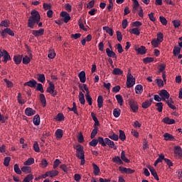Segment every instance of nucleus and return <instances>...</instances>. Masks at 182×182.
Returning a JSON list of instances; mask_svg holds the SVG:
<instances>
[{"label":"nucleus","mask_w":182,"mask_h":182,"mask_svg":"<svg viewBox=\"0 0 182 182\" xmlns=\"http://www.w3.org/2000/svg\"><path fill=\"white\" fill-rule=\"evenodd\" d=\"M31 16L28 20V27L31 29H33L35 23H39L41 22V14L36 10H32L31 12Z\"/></svg>","instance_id":"obj_1"},{"label":"nucleus","mask_w":182,"mask_h":182,"mask_svg":"<svg viewBox=\"0 0 182 182\" xmlns=\"http://www.w3.org/2000/svg\"><path fill=\"white\" fill-rule=\"evenodd\" d=\"M159 96H161L163 102H166V105H168V107L170 109H172V110H176L177 107L174 106V101H173V99L170 98V94L167 90H161L159 93ZM166 99H169L166 100Z\"/></svg>","instance_id":"obj_2"},{"label":"nucleus","mask_w":182,"mask_h":182,"mask_svg":"<svg viewBox=\"0 0 182 182\" xmlns=\"http://www.w3.org/2000/svg\"><path fill=\"white\" fill-rule=\"evenodd\" d=\"M73 149L76 150V157L81 160L80 161V165L81 166H85V151H84V147L83 146L78 144V145H74Z\"/></svg>","instance_id":"obj_3"},{"label":"nucleus","mask_w":182,"mask_h":182,"mask_svg":"<svg viewBox=\"0 0 182 182\" xmlns=\"http://www.w3.org/2000/svg\"><path fill=\"white\" fill-rule=\"evenodd\" d=\"M128 102L132 112H133V113H137V112H139V105L137 102L133 99L129 100Z\"/></svg>","instance_id":"obj_4"},{"label":"nucleus","mask_w":182,"mask_h":182,"mask_svg":"<svg viewBox=\"0 0 182 182\" xmlns=\"http://www.w3.org/2000/svg\"><path fill=\"white\" fill-rule=\"evenodd\" d=\"M134 85H136V78H134L132 74L128 73L127 77V87H133Z\"/></svg>","instance_id":"obj_5"},{"label":"nucleus","mask_w":182,"mask_h":182,"mask_svg":"<svg viewBox=\"0 0 182 182\" xmlns=\"http://www.w3.org/2000/svg\"><path fill=\"white\" fill-rule=\"evenodd\" d=\"M46 92L47 93H50V95H51V96L53 97L58 95V92L55 91V84H53L52 82H49V86L47 87Z\"/></svg>","instance_id":"obj_6"},{"label":"nucleus","mask_w":182,"mask_h":182,"mask_svg":"<svg viewBox=\"0 0 182 182\" xmlns=\"http://www.w3.org/2000/svg\"><path fill=\"white\" fill-rule=\"evenodd\" d=\"M134 49L137 52V55H146L147 52V49H146L144 46H141V47L135 46Z\"/></svg>","instance_id":"obj_7"},{"label":"nucleus","mask_w":182,"mask_h":182,"mask_svg":"<svg viewBox=\"0 0 182 182\" xmlns=\"http://www.w3.org/2000/svg\"><path fill=\"white\" fill-rule=\"evenodd\" d=\"M1 34L3 38H6V34L10 35V36H15V33H14V31L11 30V28H8L3 30Z\"/></svg>","instance_id":"obj_8"},{"label":"nucleus","mask_w":182,"mask_h":182,"mask_svg":"<svg viewBox=\"0 0 182 182\" xmlns=\"http://www.w3.org/2000/svg\"><path fill=\"white\" fill-rule=\"evenodd\" d=\"M105 141L106 146H109L110 149H114V150H117V146H116V144H114V142L113 141L110 140L109 138H105Z\"/></svg>","instance_id":"obj_9"},{"label":"nucleus","mask_w":182,"mask_h":182,"mask_svg":"<svg viewBox=\"0 0 182 182\" xmlns=\"http://www.w3.org/2000/svg\"><path fill=\"white\" fill-rule=\"evenodd\" d=\"M60 16L63 18V21L65 22V23H68V22H69L70 20V16L69 15V13L66 11H62L60 13Z\"/></svg>","instance_id":"obj_10"},{"label":"nucleus","mask_w":182,"mask_h":182,"mask_svg":"<svg viewBox=\"0 0 182 182\" xmlns=\"http://www.w3.org/2000/svg\"><path fill=\"white\" fill-rule=\"evenodd\" d=\"M174 154H176L178 159L182 158V149L180 146H176L174 147Z\"/></svg>","instance_id":"obj_11"},{"label":"nucleus","mask_w":182,"mask_h":182,"mask_svg":"<svg viewBox=\"0 0 182 182\" xmlns=\"http://www.w3.org/2000/svg\"><path fill=\"white\" fill-rule=\"evenodd\" d=\"M45 33V29L41 28L39 30H33L32 31V34L36 36V38L38 36H42Z\"/></svg>","instance_id":"obj_12"},{"label":"nucleus","mask_w":182,"mask_h":182,"mask_svg":"<svg viewBox=\"0 0 182 182\" xmlns=\"http://www.w3.org/2000/svg\"><path fill=\"white\" fill-rule=\"evenodd\" d=\"M36 85L38 82L34 79L24 83V86H28V87H36Z\"/></svg>","instance_id":"obj_13"},{"label":"nucleus","mask_w":182,"mask_h":182,"mask_svg":"<svg viewBox=\"0 0 182 182\" xmlns=\"http://www.w3.org/2000/svg\"><path fill=\"white\" fill-rule=\"evenodd\" d=\"M163 123L165 124H175L176 120L174 119H170L168 117H166L162 119Z\"/></svg>","instance_id":"obj_14"},{"label":"nucleus","mask_w":182,"mask_h":182,"mask_svg":"<svg viewBox=\"0 0 182 182\" xmlns=\"http://www.w3.org/2000/svg\"><path fill=\"white\" fill-rule=\"evenodd\" d=\"M25 114L26 116H33L34 114H36V111L31 107H28L25 110Z\"/></svg>","instance_id":"obj_15"},{"label":"nucleus","mask_w":182,"mask_h":182,"mask_svg":"<svg viewBox=\"0 0 182 182\" xmlns=\"http://www.w3.org/2000/svg\"><path fill=\"white\" fill-rule=\"evenodd\" d=\"M106 53L108 58H114V59H117V56L116 55V53H114L113 50H110V48L106 49Z\"/></svg>","instance_id":"obj_16"},{"label":"nucleus","mask_w":182,"mask_h":182,"mask_svg":"<svg viewBox=\"0 0 182 182\" xmlns=\"http://www.w3.org/2000/svg\"><path fill=\"white\" fill-rule=\"evenodd\" d=\"M149 170L151 171V174L154 177L155 180L159 181V175H157V171H156V169L153 166L148 167Z\"/></svg>","instance_id":"obj_17"},{"label":"nucleus","mask_w":182,"mask_h":182,"mask_svg":"<svg viewBox=\"0 0 182 182\" xmlns=\"http://www.w3.org/2000/svg\"><path fill=\"white\" fill-rule=\"evenodd\" d=\"M78 77L81 83H85L86 82V73H85V71H81L78 75Z\"/></svg>","instance_id":"obj_18"},{"label":"nucleus","mask_w":182,"mask_h":182,"mask_svg":"<svg viewBox=\"0 0 182 182\" xmlns=\"http://www.w3.org/2000/svg\"><path fill=\"white\" fill-rule=\"evenodd\" d=\"M151 103H153V98H150L149 100H146V102H143L141 106L143 109H148L151 106Z\"/></svg>","instance_id":"obj_19"},{"label":"nucleus","mask_w":182,"mask_h":182,"mask_svg":"<svg viewBox=\"0 0 182 182\" xmlns=\"http://www.w3.org/2000/svg\"><path fill=\"white\" fill-rule=\"evenodd\" d=\"M91 117L95 122L94 127H97V126H100V122H99V119H97V117H96V114H95L94 112H92Z\"/></svg>","instance_id":"obj_20"},{"label":"nucleus","mask_w":182,"mask_h":182,"mask_svg":"<svg viewBox=\"0 0 182 182\" xmlns=\"http://www.w3.org/2000/svg\"><path fill=\"white\" fill-rule=\"evenodd\" d=\"M132 1H133L132 12L133 14H136V11L139 9V7L140 6V4H139V1L137 0H132Z\"/></svg>","instance_id":"obj_21"},{"label":"nucleus","mask_w":182,"mask_h":182,"mask_svg":"<svg viewBox=\"0 0 182 182\" xmlns=\"http://www.w3.org/2000/svg\"><path fill=\"white\" fill-rule=\"evenodd\" d=\"M164 137L166 141H173L174 140V136L168 133H165Z\"/></svg>","instance_id":"obj_22"},{"label":"nucleus","mask_w":182,"mask_h":182,"mask_svg":"<svg viewBox=\"0 0 182 182\" xmlns=\"http://www.w3.org/2000/svg\"><path fill=\"white\" fill-rule=\"evenodd\" d=\"M68 110H70V112H74L75 114H76L77 116H79V113L77 112V107L76 106V102H73V107H68Z\"/></svg>","instance_id":"obj_23"},{"label":"nucleus","mask_w":182,"mask_h":182,"mask_svg":"<svg viewBox=\"0 0 182 182\" xmlns=\"http://www.w3.org/2000/svg\"><path fill=\"white\" fill-rule=\"evenodd\" d=\"M33 122L34 123L35 126H39V124H41V117H39V114L34 116Z\"/></svg>","instance_id":"obj_24"},{"label":"nucleus","mask_w":182,"mask_h":182,"mask_svg":"<svg viewBox=\"0 0 182 182\" xmlns=\"http://www.w3.org/2000/svg\"><path fill=\"white\" fill-rule=\"evenodd\" d=\"M79 102L81 105H85L86 103V100H85V94L80 92L78 96Z\"/></svg>","instance_id":"obj_25"},{"label":"nucleus","mask_w":182,"mask_h":182,"mask_svg":"<svg viewBox=\"0 0 182 182\" xmlns=\"http://www.w3.org/2000/svg\"><path fill=\"white\" fill-rule=\"evenodd\" d=\"M135 92L136 95H141L143 93V85H137L135 87Z\"/></svg>","instance_id":"obj_26"},{"label":"nucleus","mask_w":182,"mask_h":182,"mask_svg":"<svg viewBox=\"0 0 182 182\" xmlns=\"http://www.w3.org/2000/svg\"><path fill=\"white\" fill-rule=\"evenodd\" d=\"M164 160V154H161L159 155V158L155 161L154 166H157L159 163H161Z\"/></svg>","instance_id":"obj_27"},{"label":"nucleus","mask_w":182,"mask_h":182,"mask_svg":"<svg viewBox=\"0 0 182 182\" xmlns=\"http://www.w3.org/2000/svg\"><path fill=\"white\" fill-rule=\"evenodd\" d=\"M14 60L16 65H19L22 62V55H14Z\"/></svg>","instance_id":"obj_28"},{"label":"nucleus","mask_w":182,"mask_h":182,"mask_svg":"<svg viewBox=\"0 0 182 182\" xmlns=\"http://www.w3.org/2000/svg\"><path fill=\"white\" fill-rule=\"evenodd\" d=\"M92 166L94 169L93 173L95 176H99V173H100V168H99V166H97L96 164H92Z\"/></svg>","instance_id":"obj_29"},{"label":"nucleus","mask_w":182,"mask_h":182,"mask_svg":"<svg viewBox=\"0 0 182 182\" xmlns=\"http://www.w3.org/2000/svg\"><path fill=\"white\" fill-rule=\"evenodd\" d=\"M4 62H5L6 63V62H8V60H11V55H9V53H8V51L4 50Z\"/></svg>","instance_id":"obj_30"},{"label":"nucleus","mask_w":182,"mask_h":182,"mask_svg":"<svg viewBox=\"0 0 182 182\" xmlns=\"http://www.w3.org/2000/svg\"><path fill=\"white\" fill-rule=\"evenodd\" d=\"M40 97V102L43 105V107H46V97H45V95L43 94H40L39 95Z\"/></svg>","instance_id":"obj_31"},{"label":"nucleus","mask_w":182,"mask_h":182,"mask_svg":"<svg viewBox=\"0 0 182 182\" xmlns=\"http://www.w3.org/2000/svg\"><path fill=\"white\" fill-rule=\"evenodd\" d=\"M103 31H105L107 33H108L110 36H113V29L109 28V26H105L102 28Z\"/></svg>","instance_id":"obj_32"},{"label":"nucleus","mask_w":182,"mask_h":182,"mask_svg":"<svg viewBox=\"0 0 182 182\" xmlns=\"http://www.w3.org/2000/svg\"><path fill=\"white\" fill-rule=\"evenodd\" d=\"M21 171H23V173H26V174H29V173L32 172V169L31 166H23L21 168Z\"/></svg>","instance_id":"obj_33"},{"label":"nucleus","mask_w":182,"mask_h":182,"mask_svg":"<svg viewBox=\"0 0 182 182\" xmlns=\"http://www.w3.org/2000/svg\"><path fill=\"white\" fill-rule=\"evenodd\" d=\"M97 103L99 109H102L103 107V96L100 95L97 98Z\"/></svg>","instance_id":"obj_34"},{"label":"nucleus","mask_w":182,"mask_h":182,"mask_svg":"<svg viewBox=\"0 0 182 182\" xmlns=\"http://www.w3.org/2000/svg\"><path fill=\"white\" fill-rule=\"evenodd\" d=\"M121 159L122 161H124V163H130V160H129L127 157H126V154L124 151H122Z\"/></svg>","instance_id":"obj_35"},{"label":"nucleus","mask_w":182,"mask_h":182,"mask_svg":"<svg viewBox=\"0 0 182 182\" xmlns=\"http://www.w3.org/2000/svg\"><path fill=\"white\" fill-rule=\"evenodd\" d=\"M129 32L133 35H136V36H139V35H140V29H139V28H134L130 29Z\"/></svg>","instance_id":"obj_36"},{"label":"nucleus","mask_w":182,"mask_h":182,"mask_svg":"<svg viewBox=\"0 0 182 182\" xmlns=\"http://www.w3.org/2000/svg\"><path fill=\"white\" fill-rule=\"evenodd\" d=\"M48 174L49 177H56V176L59 174V171L52 170V171H48Z\"/></svg>","instance_id":"obj_37"},{"label":"nucleus","mask_w":182,"mask_h":182,"mask_svg":"<svg viewBox=\"0 0 182 182\" xmlns=\"http://www.w3.org/2000/svg\"><path fill=\"white\" fill-rule=\"evenodd\" d=\"M55 135L57 139H62V137H63V130L57 129L55 132Z\"/></svg>","instance_id":"obj_38"},{"label":"nucleus","mask_w":182,"mask_h":182,"mask_svg":"<svg viewBox=\"0 0 182 182\" xmlns=\"http://www.w3.org/2000/svg\"><path fill=\"white\" fill-rule=\"evenodd\" d=\"M35 163V159L33 158H28L27 161L24 162V166H31Z\"/></svg>","instance_id":"obj_39"},{"label":"nucleus","mask_w":182,"mask_h":182,"mask_svg":"<svg viewBox=\"0 0 182 182\" xmlns=\"http://www.w3.org/2000/svg\"><path fill=\"white\" fill-rule=\"evenodd\" d=\"M97 141H98V143L101 144L102 147H106V141H105L103 137L99 136L98 139H97Z\"/></svg>","instance_id":"obj_40"},{"label":"nucleus","mask_w":182,"mask_h":182,"mask_svg":"<svg viewBox=\"0 0 182 182\" xmlns=\"http://www.w3.org/2000/svg\"><path fill=\"white\" fill-rule=\"evenodd\" d=\"M118 137L122 140V141H124V140H126V134H124V131L120 129L119 136Z\"/></svg>","instance_id":"obj_41"},{"label":"nucleus","mask_w":182,"mask_h":182,"mask_svg":"<svg viewBox=\"0 0 182 182\" xmlns=\"http://www.w3.org/2000/svg\"><path fill=\"white\" fill-rule=\"evenodd\" d=\"M155 106L156 107H157L156 110L159 112V113H161V112H163V102H157Z\"/></svg>","instance_id":"obj_42"},{"label":"nucleus","mask_w":182,"mask_h":182,"mask_svg":"<svg viewBox=\"0 0 182 182\" xmlns=\"http://www.w3.org/2000/svg\"><path fill=\"white\" fill-rule=\"evenodd\" d=\"M117 100V103H119V106H123V97H122V95H117L115 96Z\"/></svg>","instance_id":"obj_43"},{"label":"nucleus","mask_w":182,"mask_h":182,"mask_svg":"<svg viewBox=\"0 0 182 182\" xmlns=\"http://www.w3.org/2000/svg\"><path fill=\"white\" fill-rule=\"evenodd\" d=\"M123 73V70H120V68H114L112 71V75H120Z\"/></svg>","instance_id":"obj_44"},{"label":"nucleus","mask_w":182,"mask_h":182,"mask_svg":"<svg viewBox=\"0 0 182 182\" xmlns=\"http://www.w3.org/2000/svg\"><path fill=\"white\" fill-rule=\"evenodd\" d=\"M37 77L38 82H41V83H43V82H45L46 78L44 74H37Z\"/></svg>","instance_id":"obj_45"},{"label":"nucleus","mask_w":182,"mask_h":182,"mask_svg":"<svg viewBox=\"0 0 182 182\" xmlns=\"http://www.w3.org/2000/svg\"><path fill=\"white\" fill-rule=\"evenodd\" d=\"M97 130H99V128L94 127V129L91 132V135H90L91 139H95V137H96V134H97Z\"/></svg>","instance_id":"obj_46"},{"label":"nucleus","mask_w":182,"mask_h":182,"mask_svg":"<svg viewBox=\"0 0 182 182\" xmlns=\"http://www.w3.org/2000/svg\"><path fill=\"white\" fill-rule=\"evenodd\" d=\"M144 63H151V62H154V58L151 57H146L143 59Z\"/></svg>","instance_id":"obj_47"},{"label":"nucleus","mask_w":182,"mask_h":182,"mask_svg":"<svg viewBox=\"0 0 182 182\" xmlns=\"http://www.w3.org/2000/svg\"><path fill=\"white\" fill-rule=\"evenodd\" d=\"M31 180H33V175L28 174L24 178L23 182H30Z\"/></svg>","instance_id":"obj_48"},{"label":"nucleus","mask_w":182,"mask_h":182,"mask_svg":"<svg viewBox=\"0 0 182 182\" xmlns=\"http://www.w3.org/2000/svg\"><path fill=\"white\" fill-rule=\"evenodd\" d=\"M181 52V48L178 46H175L173 48V55L174 56H177Z\"/></svg>","instance_id":"obj_49"},{"label":"nucleus","mask_w":182,"mask_h":182,"mask_svg":"<svg viewBox=\"0 0 182 182\" xmlns=\"http://www.w3.org/2000/svg\"><path fill=\"white\" fill-rule=\"evenodd\" d=\"M85 99L87 102H88L89 106H92V97L90 96V93L85 95Z\"/></svg>","instance_id":"obj_50"},{"label":"nucleus","mask_w":182,"mask_h":182,"mask_svg":"<svg viewBox=\"0 0 182 182\" xmlns=\"http://www.w3.org/2000/svg\"><path fill=\"white\" fill-rule=\"evenodd\" d=\"M33 149L36 153H41V149H39V145L38 144V141L34 142Z\"/></svg>","instance_id":"obj_51"},{"label":"nucleus","mask_w":182,"mask_h":182,"mask_svg":"<svg viewBox=\"0 0 182 182\" xmlns=\"http://www.w3.org/2000/svg\"><path fill=\"white\" fill-rule=\"evenodd\" d=\"M109 139L111 140H114V141H117L119 140V135L116 134H113L112 135L108 136Z\"/></svg>","instance_id":"obj_52"},{"label":"nucleus","mask_w":182,"mask_h":182,"mask_svg":"<svg viewBox=\"0 0 182 182\" xmlns=\"http://www.w3.org/2000/svg\"><path fill=\"white\" fill-rule=\"evenodd\" d=\"M159 21L161 22V23H162V25H164V26H166L167 25V19H166V18L163 16H161L159 17Z\"/></svg>","instance_id":"obj_53"},{"label":"nucleus","mask_w":182,"mask_h":182,"mask_svg":"<svg viewBox=\"0 0 182 182\" xmlns=\"http://www.w3.org/2000/svg\"><path fill=\"white\" fill-rule=\"evenodd\" d=\"M152 46H154V48H158L159 46L160 45V43L156 39H153L151 42Z\"/></svg>","instance_id":"obj_54"},{"label":"nucleus","mask_w":182,"mask_h":182,"mask_svg":"<svg viewBox=\"0 0 182 182\" xmlns=\"http://www.w3.org/2000/svg\"><path fill=\"white\" fill-rule=\"evenodd\" d=\"M117 39L118 42H122L123 39V35L122 34V32L119 31H117Z\"/></svg>","instance_id":"obj_55"},{"label":"nucleus","mask_w":182,"mask_h":182,"mask_svg":"<svg viewBox=\"0 0 182 182\" xmlns=\"http://www.w3.org/2000/svg\"><path fill=\"white\" fill-rule=\"evenodd\" d=\"M120 109L119 108H115L113 111V114L114 116V117H119V116H120Z\"/></svg>","instance_id":"obj_56"},{"label":"nucleus","mask_w":182,"mask_h":182,"mask_svg":"<svg viewBox=\"0 0 182 182\" xmlns=\"http://www.w3.org/2000/svg\"><path fill=\"white\" fill-rule=\"evenodd\" d=\"M14 171L16 174H22V171H21V168H19V166H18L17 164L14 165Z\"/></svg>","instance_id":"obj_57"},{"label":"nucleus","mask_w":182,"mask_h":182,"mask_svg":"<svg viewBox=\"0 0 182 182\" xmlns=\"http://www.w3.org/2000/svg\"><path fill=\"white\" fill-rule=\"evenodd\" d=\"M36 90L41 92V93H43V92H44L43 85L41 83H38V84L37 83V87H36Z\"/></svg>","instance_id":"obj_58"},{"label":"nucleus","mask_w":182,"mask_h":182,"mask_svg":"<svg viewBox=\"0 0 182 182\" xmlns=\"http://www.w3.org/2000/svg\"><path fill=\"white\" fill-rule=\"evenodd\" d=\"M55 56H56V53H55L53 50H50L48 55L49 59H54Z\"/></svg>","instance_id":"obj_59"},{"label":"nucleus","mask_w":182,"mask_h":182,"mask_svg":"<svg viewBox=\"0 0 182 182\" xmlns=\"http://www.w3.org/2000/svg\"><path fill=\"white\" fill-rule=\"evenodd\" d=\"M163 38H164V36L163 35V33H159L157 34V39H156V41H158L160 43H161V42H163Z\"/></svg>","instance_id":"obj_60"},{"label":"nucleus","mask_w":182,"mask_h":182,"mask_svg":"<svg viewBox=\"0 0 182 182\" xmlns=\"http://www.w3.org/2000/svg\"><path fill=\"white\" fill-rule=\"evenodd\" d=\"M172 23H173L174 28H178L181 25V21L179 20H173Z\"/></svg>","instance_id":"obj_61"},{"label":"nucleus","mask_w":182,"mask_h":182,"mask_svg":"<svg viewBox=\"0 0 182 182\" xmlns=\"http://www.w3.org/2000/svg\"><path fill=\"white\" fill-rule=\"evenodd\" d=\"M9 21L8 20L2 21L0 23V26H4V28H8V26H9Z\"/></svg>","instance_id":"obj_62"},{"label":"nucleus","mask_w":182,"mask_h":182,"mask_svg":"<svg viewBox=\"0 0 182 182\" xmlns=\"http://www.w3.org/2000/svg\"><path fill=\"white\" fill-rule=\"evenodd\" d=\"M31 62V58L26 55L24 58H23V63L24 65H28Z\"/></svg>","instance_id":"obj_63"},{"label":"nucleus","mask_w":182,"mask_h":182,"mask_svg":"<svg viewBox=\"0 0 182 182\" xmlns=\"http://www.w3.org/2000/svg\"><path fill=\"white\" fill-rule=\"evenodd\" d=\"M11 161V157L7 156L4 159V164L6 167H8L9 166V162Z\"/></svg>","instance_id":"obj_64"}]
</instances>
